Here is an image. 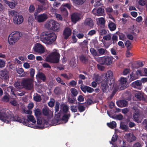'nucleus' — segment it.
<instances>
[{"mask_svg":"<svg viewBox=\"0 0 147 147\" xmlns=\"http://www.w3.org/2000/svg\"><path fill=\"white\" fill-rule=\"evenodd\" d=\"M24 20L22 16L21 15H17L13 18V21L16 24H22Z\"/></svg>","mask_w":147,"mask_h":147,"instance_id":"ddd939ff","label":"nucleus"},{"mask_svg":"<svg viewBox=\"0 0 147 147\" xmlns=\"http://www.w3.org/2000/svg\"><path fill=\"white\" fill-rule=\"evenodd\" d=\"M99 34L100 35H104L107 34V31L104 29L101 30Z\"/></svg>","mask_w":147,"mask_h":147,"instance_id":"338daca9","label":"nucleus"},{"mask_svg":"<svg viewBox=\"0 0 147 147\" xmlns=\"http://www.w3.org/2000/svg\"><path fill=\"white\" fill-rule=\"evenodd\" d=\"M117 104L118 106L122 107L127 106V102L125 100H122L117 101Z\"/></svg>","mask_w":147,"mask_h":147,"instance_id":"bb28decb","label":"nucleus"},{"mask_svg":"<svg viewBox=\"0 0 147 147\" xmlns=\"http://www.w3.org/2000/svg\"><path fill=\"white\" fill-rule=\"evenodd\" d=\"M59 103L57 102L55 103V110L56 112H57L59 111Z\"/></svg>","mask_w":147,"mask_h":147,"instance_id":"603ef678","label":"nucleus"},{"mask_svg":"<svg viewBox=\"0 0 147 147\" xmlns=\"http://www.w3.org/2000/svg\"><path fill=\"white\" fill-rule=\"evenodd\" d=\"M35 10V7L34 6L31 5H30L29 7V11L30 13H32Z\"/></svg>","mask_w":147,"mask_h":147,"instance_id":"052dcab7","label":"nucleus"},{"mask_svg":"<svg viewBox=\"0 0 147 147\" xmlns=\"http://www.w3.org/2000/svg\"><path fill=\"white\" fill-rule=\"evenodd\" d=\"M71 1L74 4L80 5L83 3L86 0H71Z\"/></svg>","mask_w":147,"mask_h":147,"instance_id":"c9c22d12","label":"nucleus"},{"mask_svg":"<svg viewBox=\"0 0 147 147\" xmlns=\"http://www.w3.org/2000/svg\"><path fill=\"white\" fill-rule=\"evenodd\" d=\"M34 18L32 16H29L28 18V24L30 25H32V24Z\"/></svg>","mask_w":147,"mask_h":147,"instance_id":"37998d69","label":"nucleus"},{"mask_svg":"<svg viewBox=\"0 0 147 147\" xmlns=\"http://www.w3.org/2000/svg\"><path fill=\"white\" fill-rule=\"evenodd\" d=\"M107 125L109 127L111 128H113L116 126V123L115 121H112L110 123H107Z\"/></svg>","mask_w":147,"mask_h":147,"instance_id":"4c0bfd02","label":"nucleus"},{"mask_svg":"<svg viewBox=\"0 0 147 147\" xmlns=\"http://www.w3.org/2000/svg\"><path fill=\"white\" fill-rule=\"evenodd\" d=\"M55 102V100L53 99H51L50 101L48 103L49 106L51 107H53L54 105Z\"/></svg>","mask_w":147,"mask_h":147,"instance_id":"49530a36","label":"nucleus"},{"mask_svg":"<svg viewBox=\"0 0 147 147\" xmlns=\"http://www.w3.org/2000/svg\"><path fill=\"white\" fill-rule=\"evenodd\" d=\"M112 39L113 42H115L118 40V36L115 35L114 34L113 36Z\"/></svg>","mask_w":147,"mask_h":147,"instance_id":"e2e57ef3","label":"nucleus"},{"mask_svg":"<svg viewBox=\"0 0 147 147\" xmlns=\"http://www.w3.org/2000/svg\"><path fill=\"white\" fill-rule=\"evenodd\" d=\"M60 25L57 22L53 20V24L52 26V29L53 30L58 32L59 30Z\"/></svg>","mask_w":147,"mask_h":147,"instance_id":"393cba45","label":"nucleus"},{"mask_svg":"<svg viewBox=\"0 0 147 147\" xmlns=\"http://www.w3.org/2000/svg\"><path fill=\"white\" fill-rule=\"evenodd\" d=\"M14 86L16 88L18 89H20L22 88V85L20 84L19 82L15 83L14 84Z\"/></svg>","mask_w":147,"mask_h":147,"instance_id":"864d4df0","label":"nucleus"},{"mask_svg":"<svg viewBox=\"0 0 147 147\" xmlns=\"http://www.w3.org/2000/svg\"><path fill=\"white\" fill-rule=\"evenodd\" d=\"M101 0H95L96 3L94 4V6L95 7H97L98 6L101 5V4L100 2Z\"/></svg>","mask_w":147,"mask_h":147,"instance_id":"13d9d810","label":"nucleus"},{"mask_svg":"<svg viewBox=\"0 0 147 147\" xmlns=\"http://www.w3.org/2000/svg\"><path fill=\"white\" fill-rule=\"evenodd\" d=\"M35 20L39 23L45 21L47 18V15L45 13H43L39 15L34 14Z\"/></svg>","mask_w":147,"mask_h":147,"instance_id":"9d476101","label":"nucleus"},{"mask_svg":"<svg viewBox=\"0 0 147 147\" xmlns=\"http://www.w3.org/2000/svg\"><path fill=\"white\" fill-rule=\"evenodd\" d=\"M120 83L119 84V86L121 89H124L127 86V85H126V79L124 77H121L120 79Z\"/></svg>","mask_w":147,"mask_h":147,"instance_id":"f3484780","label":"nucleus"},{"mask_svg":"<svg viewBox=\"0 0 147 147\" xmlns=\"http://www.w3.org/2000/svg\"><path fill=\"white\" fill-rule=\"evenodd\" d=\"M71 110L72 112L75 113L77 112V109L76 106L74 105H72L70 107Z\"/></svg>","mask_w":147,"mask_h":147,"instance_id":"5fc2aeb1","label":"nucleus"},{"mask_svg":"<svg viewBox=\"0 0 147 147\" xmlns=\"http://www.w3.org/2000/svg\"><path fill=\"white\" fill-rule=\"evenodd\" d=\"M17 12L14 10H11L9 11V16H13L14 15H16Z\"/></svg>","mask_w":147,"mask_h":147,"instance_id":"c03bdc74","label":"nucleus"},{"mask_svg":"<svg viewBox=\"0 0 147 147\" xmlns=\"http://www.w3.org/2000/svg\"><path fill=\"white\" fill-rule=\"evenodd\" d=\"M27 117L28 120H29L34 123H35L36 120L33 116L28 115L27 116Z\"/></svg>","mask_w":147,"mask_h":147,"instance_id":"e433bc0d","label":"nucleus"},{"mask_svg":"<svg viewBox=\"0 0 147 147\" xmlns=\"http://www.w3.org/2000/svg\"><path fill=\"white\" fill-rule=\"evenodd\" d=\"M33 78H23L21 82V84L26 89L30 90L33 88Z\"/></svg>","mask_w":147,"mask_h":147,"instance_id":"423d86ee","label":"nucleus"},{"mask_svg":"<svg viewBox=\"0 0 147 147\" xmlns=\"http://www.w3.org/2000/svg\"><path fill=\"white\" fill-rule=\"evenodd\" d=\"M97 66L99 70L103 71L105 69V67L103 65L98 64Z\"/></svg>","mask_w":147,"mask_h":147,"instance_id":"69168bd1","label":"nucleus"},{"mask_svg":"<svg viewBox=\"0 0 147 147\" xmlns=\"http://www.w3.org/2000/svg\"><path fill=\"white\" fill-rule=\"evenodd\" d=\"M135 96L139 100H141L143 98L144 93L140 91H136L135 93Z\"/></svg>","mask_w":147,"mask_h":147,"instance_id":"cd10ccee","label":"nucleus"},{"mask_svg":"<svg viewBox=\"0 0 147 147\" xmlns=\"http://www.w3.org/2000/svg\"><path fill=\"white\" fill-rule=\"evenodd\" d=\"M40 3H43V4L40 6L38 7L37 9V12H40L43 11L49 7H51V5L48 2L47 0H37Z\"/></svg>","mask_w":147,"mask_h":147,"instance_id":"0eeeda50","label":"nucleus"},{"mask_svg":"<svg viewBox=\"0 0 147 147\" xmlns=\"http://www.w3.org/2000/svg\"><path fill=\"white\" fill-rule=\"evenodd\" d=\"M53 24V20H50L47 22L45 24V26L47 29H52Z\"/></svg>","mask_w":147,"mask_h":147,"instance_id":"c85d7f7f","label":"nucleus"},{"mask_svg":"<svg viewBox=\"0 0 147 147\" xmlns=\"http://www.w3.org/2000/svg\"><path fill=\"white\" fill-rule=\"evenodd\" d=\"M125 44V46L127 48V49H130L131 45V43L130 41L127 40L126 41Z\"/></svg>","mask_w":147,"mask_h":147,"instance_id":"680f3d73","label":"nucleus"},{"mask_svg":"<svg viewBox=\"0 0 147 147\" xmlns=\"http://www.w3.org/2000/svg\"><path fill=\"white\" fill-rule=\"evenodd\" d=\"M119 39L120 40L124 41L126 39L125 36L123 34L121 33L119 35Z\"/></svg>","mask_w":147,"mask_h":147,"instance_id":"09e8293b","label":"nucleus"},{"mask_svg":"<svg viewBox=\"0 0 147 147\" xmlns=\"http://www.w3.org/2000/svg\"><path fill=\"white\" fill-rule=\"evenodd\" d=\"M96 21L98 25H103L105 24V22L104 18L102 17L96 18Z\"/></svg>","mask_w":147,"mask_h":147,"instance_id":"7c9ffc66","label":"nucleus"},{"mask_svg":"<svg viewBox=\"0 0 147 147\" xmlns=\"http://www.w3.org/2000/svg\"><path fill=\"white\" fill-rule=\"evenodd\" d=\"M33 49L36 52L40 53H43L45 51L44 47L39 43H36L34 46Z\"/></svg>","mask_w":147,"mask_h":147,"instance_id":"9b49d317","label":"nucleus"},{"mask_svg":"<svg viewBox=\"0 0 147 147\" xmlns=\"http://www.w3.org/2000/svg\"><path fill=\"white\" fill-rule=\"evenodd\" d=\"M84 24L85 25L90 28H92L94 24L93 20L90 18H87L86 19Z\"/></svg>","mask_w":147,"mask_h":147,"instance_id":"412c9836","label":"nucleus"},{"mask_svg":"<svg viewBox=\"0 0 147 147\" xmlns=\"http://www.w3.org/2000/svg\"><path fill=\"white\" fill-rule=\"evenodd\" d=\"M57 51L56 49H54L53 51L47 57L46 61L51 63H58L59 60L60 55Z\"/></svg>","mask_w":147,"mask_h":147,"instance_id":"7ed1b4c3","label":"nucleus"},{"mask_svg":"<svg viewBox=\"0 0 147 147\" xmlns=\"http://www.w3.org/2000/svg\"><path fill=\"white\" fill-rule=\"evenodd\" d=\"M70 117V115L69 114L64 115L62 118V120L56 119L55 120V125L59 124L62 123H66L69 117Z\"/></svg>","mask_w":147,"mask_h":147,"instance_id":"f8f14e48","label":"nucleus"},{"mask_svg":"<svg viewBox=\"0 0 147 147\" xmlns=\"http://www.w3.org/2000/svg\"><path fill=\"white\" fill-rule=\"evenodd\" d=\"M109 85H111L114 82V79L113 77V73L110 70L108 71L105 75V80Z\"/></svg>","mask_w":147,"mask_h":147,"instance_id":"1a4fd4ad","label":"nucleus"},{"mask_svg":"<svg viewBox=\"0 0 147 147\" xmlns=\"http://www.w3.org/2000/svg\"><path fill=\"white\" fill-rule=\"evenodd\" d=\"M34 99L36 102H38L41 100V98L39 95L36 94L34 96Z\"/></svg>","mask_w":147,"mask_h":147,"instance_id":"58836bf2","label":"nucleus"},{"mask_svg":"<svg viewBox=\"0 0 147 147\" xmlns=\"http://www.w3.org/2000/svg\"><path fill=\"white\" fill-rule=\"evenodd\" d=\"M137 1L139 5L141 6L144 5L146 3L144 0H137Z\"/></svg>","mask_w":147,"mask_h":147,"instance_id":"3c124183","label":"nucleus"},{"mask_svg":"<svg viewBox=\"0 0 147 147\" xmlns=\"http://www.w3.org/2000/svg\"><path fill=\"white\" fill-rule=\"evenodd\" d=\"M70 91L73 96H75L77 95L78 91L76 89L71 88L70 89Z\"/></svg>","mask_w":147,"mask_h":147,"instance_id":"a19ab883","label":"nucleus"},{"mask_svg":"<svg viewBox=\"0 0 147 147\" xmlns=\"http://www.w3.org/2000/svg\"><path fill=\"white\" fill-rule=\"evenodd\" d=\"M81 18L80 14L78 13H74L71 16V20L74 23H76L78 21L80 20Z\"/></svg>","mask_w":147,"mask_h":147,"instance_id":"4468645a","label":"nucleus"},{"mask_svg":"<svg viewBox=\"0 0 147 147\" xmlns=\"http://www.w3.org/2000/svg\"><path fill=\"white\" fill-rule=\"evenodd\" d=\"M78 108L79 111L80 112L84 111L85 109V107L81 105H78Z\"/></svg>","mask_w":147,"mask_h":147,"instance_id":"de8ad7c7","label":"nucleus"},{"mask_svg":"<svg viewBox=\"0 0 147 147\" xmlns=\"http://www.w3.org/2000/svg\"><path fill=\"white\" fill-rule=\"evenodd\" d=\"M142 83L140 81L137 80L132 82L131 86L134 88L140 90L142 88Z\"/></svg>","mask_w":147,"mask_h":147,"instance_id":"aec40b11","label":"nucleus"},{"mask_svg":"<svg viewBox=\"0 0 147 147\" xmlns=\"http://www.w3.org/2000/svg\"><path fill=\"white\" fill-rule=\"evenodd\" d=\"M42 113L44 115L47 116L49 117H52L53 114V112L50 110L47 107H45L43 109Z\"/></svg>","mask_w":147,"mask_h":147,"instance_id":"6ab92c4d","label":"nucleus"},{"mask_svg":"<svg viewBox=\"0 0 147 147\" xmlns=\"http://www.w3.org/2000/svg\"><path fill=\"white\" fill-rule=\"evenodd\" d=\"M20 37V33L19 32H13L9 36L8 41L10 45H13L17 42Z\"/></svg>","mask_w":147,"mask_h":147,"instance_id":"20e7f679","label":"nucleus"},{"mask_svg":"<svg viewBox=\"0 0 147 147\" xmlns=\"http://www.w3.org/2000/svg\"><path fill=\"white\" fill-rule=\"evenodd\" d=\"M125 137L127 140L129 142H133L136 139V138L132 133L126 134Z\"/></svg>","mask_w":147,"mask_h":147,"instance_id":"dca6fc26","label":"nucleus"},{"mask_svg":"<svg viewBox=\"0 0 147 147\" xmlns=\"http://www.w3.org/2000/svg\"><path fill=\"white\" fill-rule=\"evenodd\" d=\"M80 60L83 63H86L88 61V59L85 56L82 55L80 57Z\"/></svg>","mask_w":147,"mask_h":147,"instance_id":"a18cd8bd","label":"nucleus"},{"mask_svg":"<svg viewBox=\"0 0 147 147\" xmlns=\"http://www.w3.org/2000/svg\"><path fill=\"white\" fill-rule=\"evenodd\" d=\"M90 51L94 58H96L95 57L100 56L97 51L93 48H91L90 49Z\"/></svg>","mask_w":147,"mask_h":147,"instance_id":"f704fd0d","label":"nucleus"},{"mask_svg":"<svg viewBox=\"0 0 147 147\" xmlns=\"http://www.w3.org/2000/svg\"><path fill=\"white\" fill-rule=\"evenodd\" d=\"M30 73L31 77L32 78L35 74V70L33 68H31L30 69Z\"/></svg>","mask_w":147,"mask_h":147,"instance_id":"6e6d98bb","label":"nucleus"},{"mask_svg":"<svg viewBox=\"0 0 147 147\" xmlns=\"http://www.w3.org/2000/svg\"><path fill=\"white\" fill-rule=\"evenodd\" d=\"M0 120L7 123L10 121H17L22 123L24 125L32 128L39 129L42 128L41 125L42 122L40 118H37V123L38 125L36 126L33 124H30L28 122H26L24 121L23 119H21L19 117H14L12 112L8 110H4L0 111Z\"/></svg>","mask_w":147,"mask_h":147,"instance_id":"f257e3e1","label":"nucleus"},{"mask_svg":"<svg viewBox=\"0 0 147 147\" xmlns=\"http://www.w3.org/2000/svg\"><path fill=\"white\" fill-rule=\"evenodd\" d=\"M55 16L57 20L61 21L63 20V18L61 15L56 13H55Z\"/></svg>","mask_w":147,"mask_h":147,"instance_id":"bf43d9fd","label":"nucleus"},{"mask_svg":"<svg viewBox=\"0 0 147 147\" xmlns=\"http://www.w3.org/2000/svg\"><path fill=\"white\" fill-rule=\"evenodd\" d=\"M114 59L111 56L95 58V59L100 64L107 65H111L113 62Z\"/></svg>","mask_w":147,"mask_h":147,"instance_id":"39448f33","label":"nucleus"},{"mask_svg":"<svg viewBox=\"0 0 147 147\" xmlns=\"http://www.w3.org/2000/svg\"><path fill=\"white\" fill-rule=\"evenodd\" d=\"M139 111L138 110H135V112L133 115V118L134 120L138 123L141 122L142 118L140 117Z\"/></svg>","mask_w":147,"mask_h":147,"instance_id":"a211bd4d","label":"nucleus"},{"mask_svg":"<svg viewBox=\"0 0 147 147\" xmlns=\"http://www.w3.org/2000/svg\"><path fill=\"white\" fill-rule=\"evenodd\" d=\"M36 77L42 80L43 81H45L46 79L45 75L42 73L38 72L36 75Z\"/></svg>","mask_w":147,"mask_h":147,"instance_id":"2f4dec72","label":"nucleus"},{"mask_svg":"<svg viewBox=\"0 0 147 147\" xmlns=\"http://www.w3.org/2000/svg\"><path fill=\"white\" fill-rule=\"evenodd\" d=\"M81 88L82 91L85 93H86V92L90 93H91L94 91V90L93 88L90 87L86 86H81Z\"/></svg>","mask_w":147,"mask_h":147,"instance_id":"4be33fe9","label":"nucleus"},{"mask_svg":"<svg viewBox=\"0 0 147 147\" xmlns=\"http://www.w3.org/2000/svg\"><path fill=\"white\" fill-rule=\"evenodd\" d=\"M108 27L111 31L115 30L116 28L115 24L109 21L108 24Z\"/></svg>","mask_w":147,"mask_h":147,"instance_id":"72a5a7b5","label":"nucleus"},{"mask_svg":"<svg viewBox=\"0 0 147 147\" xmlns=\"http://www.w3.org/2000/svg\"><path fill=\"white\" fill-rule=\"evenodd\" d=\"M0 78L5 80L8 78V73L7 71H0Z\"/></svg>","mask_w":147,"mask_h":147,"instance_id":"a878e982","label":"nucleus"},{"mask_svg":"<svg viewBox=\"0 0 147 147\" xmlns=\"http://www.w3.org/2000/svg\"><path fill=\"white\" fill-rule=\"evenodd\" d=\"M69 85L71 86H74L76 85L77 82L74 80H72L69 82Z\"/></svg>","mask_w":147,"mask_h":147,"instance_id":"774afa93","label":"nucleus"},{"mask_svg":"<svg viewBox=\"0 0 147 147\" xmlns=\"http://www.w3.org/2000/svg\"><path fill=\"white\" fill-rule=\"evenodd\" d=\"M56 80L59 83L61 84L62 85L65 86V83L63 82V81L59 77H58L56 78Z\"/></svg>","mask_w":147,"mask_h":147,"instance_id":"8fccbe9b","label":"nucleus"},{"mask_svg":"<svg viewBox=\"0 0 147 147\" xmlns=\"http://www.w3.org/2000/svg\"><path fill=\"white\" fill-rule=\"evenodd\" d=\"M61 109L64 112L66 113L69 110L68 106L65 103H62L60 105Z\"/></svg>","mask_w":147,"mask_h":147,"instance_id":"473e14b6","label":"nucleus"},{"mask_svg":"<svg viewBox=\"0 0 147 147\" xmlns=\"http://www.w3.org/2000/svg\"><path fill=\"white\" fill-rule=\"evenodd\" d=\"M7 90L9 92H10L12 96L14 98V97H16L18 96H23L25 94L24 92H21L19 91H16L12 86H10L7 87Z\"/></svg>","mask_w":147,"mask_h":147,"instance_id":"6e6552de","label":"nucleus"},{"mask_svg":"<svg viewBox=\"0 0 147 147\" xmlns=\"http://www.w3.org/2000/svg\"><path fill=\"white\" fill-rule=\"evenodd\" d=\"M71 31L70 28H66L65 29L63 32V35L65 36L64 38L65 39H67L71 35Z\"/></svg>","mask_w":147,"mask_h":147,"instance_id":"5701e85b","label":"nucleus"},{"mask_svg":"<svg viewBox=\"0 0 147 147\" xmlns=\"http://www.w3.org/2000/svg\"><path fill=\"white\" fill-rule=\"evenodd\" d=\"M98 51L100 55H102L107 52V51L106 50L102 48L98 49Z\"/></svg>","mask_w":147,"mask_h":147,"instance_id":"ea45409f","label":"nucleus"},{"mask_svg":"<svg viewBox=\"0 0 147 147\" xmlns=\"http://www.w3.org/2000/svg\"><path fill=\"white\" fill-rule=\"evenodd\" d=\"M5 65V61L1 59H0V68L4 67Z\"/></svg>","mask_w":147,"mask_h":147,"instance_id":"4d7b16f0","label":"nucleus"},{"mask_svg":"<svg viewBox=\"0 0 147 147\" xmlns=\"http://www.w3.org/2000/svg\"><path fill=\"white\" fill-rule=\"evenodd\" d=\"M108 84L107 81H103L102 82L101 85L102 89L104 92H107L109 91Z\"/></svg>","mask_w":147,"mask_h":147,"instance_id":"b1692460","label":"nucleus"},{"mask_svg":"<svg viewBox=\"0 0 147 147\" xmlns=\"http://www.w3.org/2000/svg\"><path fill=\"white\" fill-rule=\"evenodd\" d=\"M120 128L122 129L125 131H126L127 129V126L124 124H121L120 125Z\"/></svg>","mask_w":147,"mask_h":147,"instance_id":"0e129e2a","label":"nucleus"},{"mask_svg":"<svg viewBox=\"0 0 147 147\" xmlns=\"http://www.w3.org/2000/svg\"><path fill=\"white\" fill-rule=\"evenodd\" d=\"M40 37L43 42L47 45H50L55 40L57 36L54 32L46 31L41 33Z\"/></svg>","mask_w":147,"mask_h":147,"instance_id":"f03ea898","label":"nucleus"},{"mask_svg":"<svg viewBox=\"0 0 147 147\" xmlns=\"http://www.w3.org/2000/svg\"><path fill=\"white\" fill-rule=\"evenodd\" d=\"M92 13L95 16H102L104 13V10L102 8H100L98 9H94L92 11Z\"/></svg>","mask_w":147,"mask_h":147,"instance_id":"2eb2a0df","label":"nucleus"},{"mask_svg":"<svg viewBox=\"0 0 147 147\" xmlns=\"http://www.w3.org/2000/svg\"><path fill=\"white\" fill-rule=\"evenodd\" d=\"M4 2L8 5L9 7L11 9H13L16 6V4L12 2H9L7 0H3Z\"/></svg>","mask_w":147,"mask_h":147,"instance_id":"c756f323","label":"nucleus"},{"mask_svg":"<svg viewBox=\"0 0 147 147\" xmlns=\"http://www.w3.org/2000/svg\"><path fill=\"white\" fill-rule=\"evenodd\" d=\"M34 111L35 115L36 117L39 116L41 113L40 110L38 109H35Z\"/></svg>","mask_w":147,"mask_h":147,"instance_id":"79ce46f5","label":"nucleus"}]
</instances>
